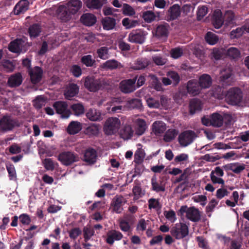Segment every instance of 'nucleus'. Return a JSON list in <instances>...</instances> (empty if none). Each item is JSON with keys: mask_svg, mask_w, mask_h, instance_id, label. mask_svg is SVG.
<instances>
[{"mask_svg": "<svg viewBox=\"0 0 249 249\" xmlns=\"http://www.w3.org/2000/svg\"><path fill=\"white\" fill-rule=\"evenodd\" d=\"M110 85V81L106 78H96L94 76H87L84 81V86L90 92H95L102 90Z\"/></svg>", "mask_w": 249, "mask_h": 249, "instance_id": "1", "label": "nucleus"}, {"mask_svg": "<svg viewBox=\"0 0 249 249\" xmlns=\"http://www.w3.org/2000/svg\"><path fill=\"white\" fill-rule=\"evenodd\" d=\"M20 126L17 118L10 115H5L0 119V131L7 132L12 130L15 127Z\"/></svg>", "mask_w": 249, "mask_h": 249, "instance_id": "2", "label": "nucleus"}, {"mask_svg": "<svg viewBox=\"0 0 249 249\" xmlns=\"http://www.w3.org/2000/svg\"><path fill=\"white\" fill-rule=\"evenodd\" d=\"M170 233L176 239H182L188 235L189 226L184 223H177L171 228Z\"/></svg>", "mask_w": 249, "mask_h": 249, "instance_id": "3", "label": "nucleus"}, {"mask_svg": "<svg viewBox=\"0 0 249 249\" xmlns=\"http://www.w3.org/2000/svg\"><path fill=\"white\" fill-rule=\"evenodd\" d=\"M225 97L227 103L232 105H235L241 101L242 92L238 88H232L228 90Z\"/></svg>", "mask_w": 249, "mask_h": 249, "instance_id": "4", "label": "nucleus"}, {"mask_svg": "<svg viewBox=\"0 0 249 249\" xmlns=\"http://www.w3.org/2000/svg\"><path fill=\"white\" fill-rule=\"evenodd\" d=\"M121 124L120 120L116 117L108 118L104 125V130L107 135H111L118 132Z\"/></svg>", "mask_w": 249, "mask_h": 249, "instance_id": "5", "label": "nucleus"}, {"mask_svg": "<svg viewBox=\"0 0 249 249\" xmlns=\"http://www.w3.org/2000/svg\"><path fill=\"white\" fill-rule=\"evenodd\" d=\"M57 159L63 165L68 166L78 161L79 156L77 154L71 151H64L58 155Z\"/></svg>", "mask_w": 249, "mask_h": 249, "instance_id": "6", "label": "nucleus"}, {"mask_svg": "<svg viewBox=\"0 0 249 249\" xmlns=\"http://www.w3.org/2000/svg\"><path fill=\"white\" fill-rule=\"evenodd\" d=\"M196 137L194 131L188 130L184 131L179 134L178 140L181 146L185 147L191 144Z\"/></svg>", "mask_w": 249, "mask_h": 249, "instance_id": "7", "label": "nucleus"}, {"mask_svg": "<svg viewBox=\"0 0 249 249\" xmlns=\"http://www.w3.org/2000/svg\"><path fill=\"white\" fill-rule=\"evenodd\" d=\"M145 32L142 30H134L132 31L128 36V41L136 44H142L145 39Z\"/></svg>", "mask_w": 249, "mask_h": 249, "instance_id": "8", "label": "nucleus"}, {"mask_svg": "<svg viewBox=\"0 0 249 249\" xmlns=\"http://www.w3.org/2000/svg\"><path fill=\"white\" fill-rule=\"evenodd\" d=\"M126 203L125 199L121 195H116L112 199L110 208L112 212L120 213L123 211V206Z\"/></svg>", "mask_w": 249, "mask_h": 249, "instance_id": "9", "label": "nucleus"}, {"mask_svg": "<svg viewBox=\"0 0 249 249\" xmlns=\"http://www.w3.org/2000/svg\"><path fill=\"white\" fill-rule=\"evenodd\" d=\"M57 114H60L63 118H68L71 114V110L68 108V104L64 101H57L53 105Z\"/></svg>", "mask_w": 249, "mask_h": 249, "instance_id": "10", "label": "nucleus"}, {"mask_svg": "<svg viewBox=\"0 0 249 249\" xmlns=\"http://www.w3.org/2000/svg\"><path fill=\"white\" fill-rule=\"evenodd\" d=\"M169 25L167 23L164 22L157 25L153 34L156 37L160 39H166L169 33Z\"/></svg>", "mask_w": 249, "mask_h": 249, "instance_id": "11", "label": "nucleus"}, {"mask_svg": "<svg viewBox=\"0 0 249 249\" xmlns=\"http://www.w3.org/2000/svg\"><path fill=\"white\" fill-rule=\"evenodd\" d=\"M136 77L124 80L120 83V90L124 93H129L136 90Z\"/></svg>", "mask_w": 249, "mask_h": 249, "instance_id": "12", "label": "nucleus"}, {"mask_svg": "<svg viewBox=\"0 0 249 249\" xmlns=\"http://www.w3.org/2000/svg\"><path fill=\"white\" fill-rule=\"evenodd\" d=\"M31 83L36 85L39 83L42 78L43 70L40 67L36 66L28 71Z\"/></svg>", "mask_w": 249, "mask_h": 249, "instance_id": "13", "label": "nucleus"}, {"mask_svg": "<svg viewBox=\"0 0 249 249\" xmlns=\"http://www.w3.org/2000/svg\"><path fill=\"white\" fill-rule=\"evenodd\" d=\"M97 152L93 148L89 147L84 152L83 160L88 165L94 164L97 161Z\"/></svg>", "mask_w": 249, "mask_h": 249, "instance_id": "14", "label": "nucleus"}, {"mask_svg": "<svg viewBox=\"0 0 249 249\" xmlns=\"http://www.w3.org/2000/svg\"><path fill=\"white\" fill-rule=\"evenodd\" d=\"M212 23L216 29L220 28L224 24L223 13L219 9L215 10L212 16Z\"/></svg>", "mask_w": 249, "mask_h": 249, "instance_id": "15", "label": "nucleus"}, {"mask_svg": "<svg viewBox=\"0 0 249 249\" xmlns=\"http://www.w3.org/2000/svg\"><path fill=\"white\" fill-rule=\"evenodd\" d=\"M186 88L187 92L193 96L199 94L201 90L198 81L196 79L189 80L187 82Z\"/></svg>", "mask_w": 249, "mask_h": 249, "instance_id": "16", "label": "nucleus"}, {"mask_svg": "<svg viewBox=\"0 0 249 249\" xmlns=\"http://www.w3.org/2000/svg\"><path fill=\"white\" fill-rule=\"evenodd\" d=\"M23 77L20 72L12 74L8 79L7 85L10 88L19 87L22 83Z\"/></svg>", "mask_w": 249, "mask_h": 249, "instance_id": "17", "label": "nucleus"}, {"mask_svg": "<svg viewBox=\"0 0 249 249\" xmlns=\"http://www.w3.org/2000/svg\"><path fill=\"white\" fill-rule=\"evenodd\" d=\"M186 217L191 221L194 222H198L201 218L200 212L198 209L194 207H190L188 209Z\"/></svg>", "mask_w": 249, "mask_h": 249, "instance_id": "18", "label": "nucleus"}, {"mask_svg": "<svg viewBox=\"0 0 249 249\" xmlns=\"http://www.w3.org/2000/svg\"><path fill=\"white\" fill-rule=\"evenodd\" d=\"M198 82L201 89H208L212 84V78L208 74H203L200 76Z\"/></svg>", "mask_w": 249, "mask_h": 249, "instance_id": "19", "label": "nucleus"}, {"mask_svg": "<svg viewBox=\"0 0 249 249\" xmlns=\"http://www.w3.org/2000/svg\"><path fill=\"white\" fill-rule=\"evenodd\" d=\"M152 190L157 193L163 192L165 191V183L163 181H157L156 177H153L151 178Z\"/></svg>", "mask_w": 249, "mask_h": 249, "instance_id": "20", "label": "nucleus"}, {"mask_svg": "<svg viewBox=\"0 0 249 249\" xmlns=\"http://www.w3.org/2000/svg\"><path fill=\"white\" fill-rule=\"evenodd\" d=\"M87 118L91 121H100L103 117L100 110L95 108L89 109L86 114Z\"/></svg>", "mask_w": 249, "mask_h": 249, "instance_id": "21", "label": "nucleus"}, {"mask_svg": "<svg viewBox=\"0 0 249 249\" xmlns=\"http://www.w3.org/2000/svg\"><path fill=\"white\" fill-rule=\"evenodd\" d=\"M80 21L85 25L90 26L96 22V18L93 14L86 13L81 16Z\"/></svg>", "mask_w": 249, "mask_h": 249, "instance_id": "22", "label": "nucleus"}, {"mask_svg": "<svg viewBox=\"0 0 249 249\" xmlns=\"http://www.w3.org/2000/svg\"><path fill=\"white\" fill-rule=\"evenodd\" d=\"M135 134L138 136H141L145 132L146 129L145 121L142 119H137L135 122Z\"/></svg>", "mask_w": 249, "mask_h": 249, "instance_id": "23", "label": "nucleus"}, {"mask_svg": "<svg viewBox=\"0 0 249 249\" xmlns=\"http://www.w3.org/2000/svg\"><path fill=\"white\" fill-rule=\"evenodd\" d=\"M123 236L121 232L112 230L107 233L106 242L110 245H112L115 240H120L123 238Z\"/></svg>", "mask_w": 249, "mask_h": 249, "instance_id": "24", "label": "nucleus"}, {"mask_svg": "<svg viewBox=\"0 0 249 249\" xmlns=\"http://www.w3.org/2000/svg\"><path fill=\"white\" fill-rule=\"evenodd\" d=\"M82 5V2L80 0H71L67 3L66 7L70 13L74 15L81 8Z\"/></svg>", "mask_w": 249, "mask_h": 249, "instance_id": "25", "label": "nucleus"}, {"mask_svg": "<svg viewBox=\"0 0 249 249\" xmlns=\"http://www.w3.org/2000/svg\"><path fill=\"white\" fill-rule=\"evenodd\" d=\"M79 89V87L77 84L74 83L70 84L64 93L65 98L67 99L70 100L71 98L73 97L78 94Z\"/></svg>", "mask_w": 249, "mask_h": 249, "instance_id": "26", "label": "nucleus"}, {"mask_svg": "<svg viewBox=\"0 0 249 249\" xmlns=\"http://www.w3.org/2000/svg\"><path fill=\"white\" fill-rule=\"evenodd\" d=\"M168 12L169 20H175L178 18L180 15V7L178 4H174L169 8Z\"/></svg>", "mask_w": 249, "mask_h": 249, "instance_id": "27", "label": "nucleus"}, {"mask_svg": "<svg viewBox=\"0 0 249 249\" xmlns=\"http://www.w3.org/2000/svg\"><path fill=\"white\" fill-rule=\"evenodd\" d=\"M81 124L78 121H71L69 124L67 131L71 135H74L79 133L82 129Z\"/></svg>", "mask_w": 249, "mask_h": 249, "instance_id": "28", "label": "nucleus"}, {"mask_svg": "<svg viewBox=\"0 0 249 249\" xmlns=\"http://www.w3.org/2000/svg\"><path fill=\"white\" fill-rule=\"evenodd\" d=\"M133 217L130 215H127L124 217V219H123L120 222V227L122 231L127 232L128 231L130 228L131 225L129 223L133 222Z\"/></svg>", "mask_w": 249, "mask_h": 249, "instance_id": "29", "label": "nucleus"}, {"mask_svg": "<svg viewBox=\"0 0 249 249\" xmlns=\"http://www.w3.org/2000/svg\"><path fill=\"white\" fill-rule=\"evenodd\" d=\"M107 0H87L86 6L90 9H99L101 8L104 4L107 2Z\"/></svg>", "mask_w": 249, "mask_h": 249, "instance_id": "30", "label": "nucleus"}, {"mask_svg": "<svg viewBox=\"0 0 249 249\" xmlns=\"http://www.w3.org/2000/svg\"><path fill=\"white\" fill-rule=\"evenodd\" d=\"M102 23L104 30H112L115 27L116 24V19L113 18L107 17L103 18Z\"/></svg>", "mask_w": 249, "mask_h": 249, "instance_id": "31", "label": "nucleus"}, {"mask_svg": "<svg viewBox=\"0 0 249 249\" xmlns=\"http://www.w3.org/2000/svg\"><path fill=\"white\" fill-rule=\"evenodd\" d=\"M28 9V2L27 0H21L19 1L14 8L16 15H19L23 13Z\"/></svg>", "mask_w": 249, "mask_h": 249, "instance_id": "32", "label": "nucleus"}, {"mask_svg": "<svg viewBox=\"0 0 249 249\" xmlns=\"http://www.w3.org/2000/svg\"><path fill=\"white\" fill-rule=\"evenodd\" d=\"M60 19L64 22L69 20L72 15L65 6H60L58 9Z\"/></svg>", "mask_w": 249, "mask_h": 249, "instance_id": "33", "label": "nucleus"}, {"mask_svg": "<svg viewBox=\"0 0 249 249\" xmlns=\"http://www.w3.org/2000/svg\"><path fill=\"white\" fill-rule=\"evenodd\" d=\"M152 127L153 132L157 135L163 133L166 129L165 124L161 121L155 122L152 124Z\"/></svg>", "mask_w": 249, "mask_h": 249, "instance_id": "34", "label": "nucleus"}, {"mask_svg": "<svg viewBox=\"0 0 249 249\" xmlns=\"http://www.w3.org/2000/svg\"><path fill=\"white\" fill-rule=\"evenodd\" d=\"M223 17L225 26H231L233 25L234 23V14L232 11H226Z\"/></svg>", "mask_w": 249, "mask_h": 249, "instance_id": "35", "label": "nucleus"}, {"mask_svg": "<svg viewBox=\"0 0 249 249\" xmlns=\"http://www.w3.org/2000/svg\"><path fill=\"white\" fill-rule=\"evenodd\" d=\"M227 56L231 59L235 61L237 60L241 57V52L240 50L235 47H230L226 52Z\"/></svg>", "mask_w": 249, "mask_h": 249, "instance_id": "36", "label": "nucleus"}, {"mask_svg": "<svg viewBox=\"0 0 249 249\" xmlns=\"http://www.w3.org/2000/svg\"><path fill=\"white\" fill-rule=\"evenodd\" d=\"M160 16V13H155L152 11H146L142 13V18L147 23H151L156 19L157 17Z\"/></svg>", "mask_w": 249, "mask_h": 249, "instance_id": "37", "label": "nucleus"}, {"mask_svg": "<svg viewBox=\"0 0 249 249\" xmlns=\"http://www.w3.org/2000/svg\"><path fill=\"white\" fill-rule=\"evenodd\" d=\"M212 126L214 127H221L223 124L224 117L218 113H213L211 116Z\"/></svg>", "mask_w": 249, "mask_h": 249, "instance_id": "38", "label": "nucleus"}, {"mask_svg": "<svg viewBox=\"0 0 249 249\" xmlns=\"http://www.w3.org/2000/svg\"><path fill=\"white\" fill-rule=\"evenodd\" d=\"M201 110L200 102L197 99H192L189 104V112L191 115L194 114L196 111Z\"/></svg>", "mask_w": 249, "mask_h": 249, "instance_id": "39", "label": "nucleus"}, {"mask_svg": "<svg viewBox=\"0 0 249 249\" xmlns=\"http://www.w3.org/2000/svg\"><path fill=\"white\" fill-rule=\"evenodd\" d=\"M150 64V61L146 58L138 59L133 66V69L136 70L143 69Z\"/></svg>", "mask_w": 249, "mask_h": 249, "instance_id": "40", "label": "nucleus"}, {"mask_svg": "<svg viewBox=\"0 0 249 249\" xmlns=\"http://www.w3.org/2000/svg\"><path fill=\"white\" fill-rule=\"evenodd\" d=\"M134 131L130 125H125L121 133V137L124 140H128L133 136Z\"/></svg>", "mask_w": 249, "mask_h": 249, "instance_id": "41", "label": "nucleus"}, {"mask_svg": "<svg viewBox=\"0 0 249 249\" xmlns=\"http://www.w3.org/2000/svg\"><path fill=\"white\" fill-rule=\"evenodd\" d=\"M28 32L31 38H36L37 37L41 32L40 26L36 23L33 24L29 27Z\"/></svg>", "mask_w": 249, "mask_h": 249, "instance_id": "42", "label": "nucleus"}, {"mask_svg": "<svg viewBox=\"0 0 249 249\" xmlns=\"http://www.w3.org/2000/svg\"><path fill=\"white\" fill-rule=\"evenodd\" d=\"M99 132V125L95 124H92L88 126L85 130V133L90 137L96 136L98 134Z\"/></svg>", "mask_w": 249, "mask_h": 249, "instance_id": "43", "label": "nucleus"}, {"mask_svg": "<svg viewBox=\"0 0 249 249\" xmlns=\"http://www.w3.org/2000/svg\"><path fill=\"white\" fill-rule=\"evenodd\" d=\"M126 106L130 109H141L142 103L141 100L139 99H132L127 102Z\"/></svg>", "mask_w": 249, "mask_h": 249, "instance_id": "44", "label": "nucleus"}, {"mask_svg": "<svg viewBox=\"0 0 249 249\" xmlns=\"http://www.w3.org/2000/svg\"><path fill=\"white\" fill-rule=\"evenodd\" d=\"M71 109L76 116H79L84 113V107L82 103H76L71 105Z\"/></svg>", "mask_w": 249, "mask_h": 249, "instance_id": "45", "label": "nucleus"}, {"mask_svg": "<svg viewBox=\"0 0 249 249\" xmlns=\"http://www.w3.org/2000/svg\"><path fill=\"white\" fill-rule=\"evenodd\" d=\"M177 134V130L175 129H170L165 133L163 140L166 142H170L175 138Z\"/></svg>", "mask_w": 249, "mask_h": 249, "instance_id": "46", "label": "nucleus"}, {"mask_svg": "<svg viewBox=\"0 0 249 249\" xmlns=\"http://www.w3.org/2000/svg\"><path fill=\"white\" fill-rule=\"evenodd\" d=\"M213 96L218 99H222L225 96L223 93V88L220 86H214L212 89Z\"/></svg>", "mask_w": 249, "mask_h": 249, "instance_id": "47", "label": "nucleus"}, {"mask_svg": "<svg viewBox=\"0 0 249 249\" xmlns=\"http://www.w3.org/2000/svg\"><path fill=\"white\" fill-rule=\"evenodd\" d=\"M16 64L15 62L9 60H5L2 63V66L7 72H13L16 68Z\"/></svg>", "mask_w": 249, "mask_h": 249, "instance_id": "48", "label": "nucleus"}, {"mask_svg": "<svg viewBox=\"0 0 249 249\" xmlns=\"http://www.w3.org/2000/svg\"><path fill=\"white\" fill-rule=\"evenodd\" d=\"M205 38L206 42L212 45L215 44L218 41V36L211 32H208Z\"/></svg>", "mask_w": 249, "mask_h": 249, "instance_id": "49", "label": "nucleus"}, {"mask_svg": "<svg viewBox=\"0 0 249 249\" xmlns=\"http://www.w3.org/2000/svg\"><path fill=\"white\" fill-rule=\"evenodd\" d=\"M20 45V43L18 40H14L10 43L8 50L12 53H19L21 51Z\"/></svg>", "mask_w": 249, "mask_h": 249, "instance_id": "50", "label": "nucleus"}, {"mask_svg": "<svg viewBox=\"0 0 249 249\" xmlns=\"http://www.w3.org/2000/svg\"><path fill=\"white\" fill-rule=\"evenodd\" d=\"M167 76L172 80L173 86H176L180 82V78L179 74L176 71H169L167 73Z\"/></svg>", "mask_w": 249, "mask_h": 249, "instance_id": "51", "label": "nucleus"}, {"mask_svg": "<svg viewBox=\"0 0 249 249\" xmlns=\"http://www.w3.org/2000/svg\"><path fill=\"white\" fill-rule=\"evenodd\" d=\"M81 62L87 67H92L95 64V60L92 58L91 55H86L82 57Z\"/></svg>", "mask_w": 249, "mask_h": 249, "instance_id": "52", "label": "nucleus"}, {"mask_svg": "<svg viewBox=\"0 0 249 249\" xmlns=\"http://www.w3.org/2000/svg\"><path fill=\"white\" fill-rule=\"evenodd\" d=\"M122 12L125 16H132L135 14V11L133 8L127 3H124Z\"/></svg>", "mask_w": 249, "mask_h": 249, "instance_id": "53", "label": "nucleus"}, {"mask_svg": "<svg viewBox=\"0 0 249 249\" xmlns=\"http://www.w3.org/2000/svg\"><path fill=\"white\" fill-rule=\"evenodd\" d=\"M145 157V154L142 149L138 148L134 154V162H142Z\"/></svg>", "mask_w": 249, "mask_h": 249, "instance_id": "54", "label": "nucleus"}, {"mask_svg": "<svg viewBox=\"0 0 249 249\" xmlns=\"http://www.w3.org/2000/svg\"><path fill=\"white\" fill-rule=\"evenodd\" d=\"M108 52V49L107 47H100L97 51L98 57L102 59L107 58Z\"/></svg>", "mask_w": 249, "mask_h": 249, "instance_id": "55", "label": "nucleus"}, {"mask_svg": "<svg viewBox=\"0 0 249 249\" xmlns=\"http://www.w3.org/2000/svg\"><path fill=\"white\" fill-rule=\"evenodd\" d=\"M45 101L44 98L41 96H38L34 101V106L36 108L39 109L45 106Z\"/></svg>", "mask_w": 249, "mask_h": 249, "instance_id": "56", "label": "nucleus"}, {"mask_svg": "<svg viewBox=\"0 0 249 249\" xmlns=\"http://www.w3.org/2000/svg\"><path fill=\"white\" fill-rule=\"evenodd\" d=\"M208 13V8L206 6H199L197 11V18L198 20L201 19Z\"/></svg>", "mask_w": 249, "mask_h": 249, "instance_id": "57", "label": "nucleus"}, {"mask_svg": "<svg viewBox=\"0 0 249 249\" xmlns=\"http://www.w3.org/2000/svg\"><path fill=\"white\" fill-rule=\"evenodd\" d=\"M20 223L23 225H29L31 222V219L30 216L27 213H22L19 216Z\"/></svg>", "mask_w": 249, "mask_h": 249, "instance_id": "58", "label": "nucleus"}, {"mask_svg": "<svg viewBox=\"0 0 249 249\" xmlns=\"http://www.w3.org/2000/svg\"><path fill=\"white\" fill-rule=\"evenodd\" d=\"M245 31L244 26L243 28H237L231 31L230 35L232 38H238L240 37Z\"/></svg>", "mask_w": 249, "mask_h": 249, "instance_id": "59", "label": "nucleus"}, {"mask_svg": "<svg viewBox=\"0 0 249 249\" xmlns=\"http://www.w3.org/2000/svg\"><path fill=\"white\" fill-rule=\"evenodd\" d=\"M147 106L150 108H158L160 107L159 100L152 98H149L146 100Z\"/></svg>", "mask_w": 249, "mask_h": 249, "instance_id": "60", "label": "nucleus"}, {"mask_svg": "<svg viewBox=\"0 0 249 249\" xmlns=\"http://www.w3.org/2000/svg\"><path fill=\"white\" fill-rule=\"evenodd\" d=\"M43 163L47 170L53 171L54 170L55 168L54 162L51 159H45Z\"/></svg>", "mask_w": 249, "mask_h": 249, "instance_id": "61", "label": "nucleus"}, {"mask_svg": "<svg viewBox=\"0 0 249 249\" xmlns=\"http://www.w3.org/2000/svg\"><path fill=\"white\" fill-rule=\"evenodd\" d=\"M120 64L117 61L112 59L106 61L104 64V66L107 68L112 70L118 68Z\"/></svg>", "mask_w": 249, "mask_h": 249, "instance_id": "62", "label": "nucleus"}, {"mask_svg": "<svg viewBox=\"0 0 249 249\" xmlns=\"http://www.w3.org/2000/svg\"><path fill=\"white\" fill-rule=\"evenodd\" d=\"M71 72L75 77H79L82 74V70L80 66L77 65H73L71 69Z\"/></svg>", "mask_w": 249, "mask_h": 249, "instance_id": "63", "label": "nucleus"}, {"mask_svg": "<svg viewBox=\"0 0 249 249\" xmlns=\"http://www.w3.org/2000/svg\"><path fill=\"white\" fill-rule=\"evenodd\" d=\"M183 54V50L179 47L172 49L171 51V56L174 58H178Z\"/></svg>", "mask_w": 249, "mask_h": 249, "instance_id": "64", "label": "nucleus"}]
</instances>
